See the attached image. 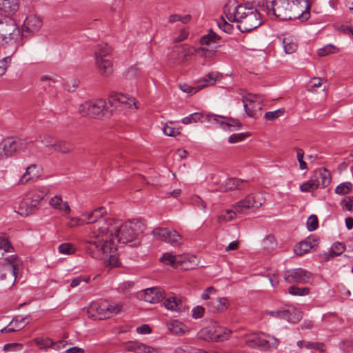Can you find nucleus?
<instances>
[{
  "mask_svg": "<svg viewBox=\"0 0 353 353\" xmlns=\"http://www.w3.org/2000/svg\"><path fill=\"white\" fill-rule=\"evenodd\" d=\"M104 214H105V210L103 207H100L93 210L92 220L86 221V224H95L90 228L89 232L85 236H88L94 230L99 233L98 228L101 222L103 223L107 222L109 220H113L112 219H103Z\"/></svg>",
  "mask_w": 353,
  "mask_h": 353,
  "instance_id": "aec40b11",
  "label": "nucleus"
},
{
  "mask_svg": "<svg viewBox=\"0 0 353 353\" xmlns=\"http://www.w3.org/2000/svg\"><path fill=\"white\" fill-rule=\"evenodd\" d=\"M132 348L135 353H157L153 347L141 343H134Z\"/></svg>",
  "mask_w": 353,
  "mask_h": 353,
  "instance_id": "ea45409f",
  "label": "nucleus"
},
{
  "mask_svg": "<svg viewBox=\"0 0 353 353\" xmlns=\"http://www.w3.org/2000/svg\"><path fill=\"white\" fill-rule=\"evenodd\" d=\"M73 150V147L72 144L65 142L63 141L57 140L54 149L52 150L53 152H59L61 153H68L70 152Z\"/></svg>",
  "mask_w": 353,
  "mask_h": 353,
  "instance_id": "79ce46f5",
  "label": "nucleus"
},
{
  "mask_svg": "<svg viewBox=\"0 0 353 353\" xmlns=\"http://www.w3.org/2000/svg\"><path fill=\"white\" fill-rule=\"evenodd\" d=\"M190 203L195 207H197L203 212H205L206 204L204 201L199 196L194 195L190 198Z\"/></svg>",
  "mask_w": 353,
  "mask_h": 353,
  "instance_id": "4d7b16f0",
  "label": "nucleus"
},
{
  "mask_svg": "<svg viewBox=\"0 0 353 353\" xmlns=\"http://www.w3.org/2000/svg\"><path fill=\"white\" fill-rule=\"evenodd\" d=\"M339 51L336 46H323L318 50V54L320 57H324L330 54H334Z\"/></svg>",
  "mask_w": 353,
  "mask_h": 353,
  "instance_id": "5fc2aeb1",
  "label": "nucleus"
},
{
  "mask_svg": "<svg viewBox=\"0 0 353 353\" xmlns=\"http://www.w3.org/2000/svg\"><path fill=\"white\" fill-rule=\"evenodd\" d=\"M11 62V57L8 56L0 60V76L3 75Z\"/></svg>",
  "mask_w": 353,
  "mask_h": 353,
  "instance_id": "338daca9",
  "label": "nucleus"
},
{
  "mask_svg": "<svg viewBox=\"0 0 353 353\" xmlns=\"http://www.w3.org/2000/svg\"><path fill=\"white\" fill-rule=\"evenodd\" d=\"M228 300L226 298H212L207 303V306L210 312H223L228 307Z\"/></svg>",
  "mask_w": 353,
  "mask_h": 353,
  "instance_id": "393cba45",
  "label": "nucleus"
},
{
  "mask_svg": "<svg viewBox=\"0 0 353 353\" xmlns=\"http://www.w3.org/2000/svg\"><path fill=\"white\" fill-rule=\"evenodd\" d=\"M312 245L309 241H303L297 243L294 248V252L296 255L301 256L310 251Z\"/></svg>",
  "mask_w": 353,
  "mask_h": 353,
  "instance_id": "e433bc0d",
  "label": "nucleus"
},
{
  "mask_svg": "<svg viewBox=\"0 0 353 353\" xmlns=\"http://www.w3.org/2000/svg\"><path fill=\"white\" fill-rule=\"evenodd\" d=\"M26 317L16 316L6 327L1 330L2 333L12 332L20 330L25 327L24 321Z\"/></svg>",
  "mask_w": 353,
  "mask_h": 353,
  "instance_id": "c756f323",
  "label": "nucleus"
},
{
  "mask_svg": "<svg viewBox=\"0 0 353 353\" xmlns=\"http://www.w3.org/2000/svg\"><path fill=\"white\" fill-rule=\"evenodd\" d=\"M106 305L107 318H110L112 316L116 315L122 311L123 305L121 302H108L104 301Z\"/></svg>",
  "mask_w": 353,
  "mask_h": 353,
  "instance_id": "c9c22d12",
  "label": "nucleus"
},
{
  "mask_svg": "<svg viewBox=\"0 0 353 353\" xmlns=\"http://www.w3.org/2000/svg\"><path fill=\"white\" fill-rule=\"evenodd\" d=\"M168 327L170 332L174 334H181L184 333L185 328V325L178 321L170 322L168 324Z\"/></svg>",
  "mask_w": 353,
  "mask_h": 353,
  "instance_id": "a19ab883",
  "label": "nucleus"
},
{
  "mask_svg": "<svg viewBox=\"0 0 353 353\" xmlns=\"http://www.w3.org/2000/svg\"><path fill=\"white\" fill-rule=\"evenodd\" d=\"M104 214H105V210L103 207H100L93 210L92 220L86 221V224H95L90 228L89 232L85 236H88L94 230L99 233L98 228L101 222L103 223L107 222L109 220H113L112 219H103Z\"/></svg>",
  "mask_w": 353,
  "mask_h": 353,
  "instance_id": "412c9836",
  "label": "nucleus"
},
{
  "mask_svg": "<svg viewBox=\"0 0 353 353\" xmlns=\"http://www.w3.org/2000/svg\"><path fill=\"white\" fill-rule=\"evenodd\" d=\"M83 241L86 252L92 258L104 261L106 266L115 268L119 265L117 250L111 234L101 236L94 230L84 236Z\"/></svg>",
  "mask_w": 353,
  "mask_h": 353,
  "instance_id": "f257e3e1",
  "label": "nucleus"
},
{
  "mask_svg": "<svg viewBox=\"0 0 353 353\" xmlns=\"http://www.w3.org/2000/svg\"><path fill=\"white\" fill-rule=\"evenodd\" d=\"M79 111L83 115L90 117L103 116L105 112L110 111L107 102L102 99L85 101L79 107Z\"/></svg>",
  "mask_w": 353,
  "mask_h": 353,
  "instance_id": "6e6552de",
  "label": "nucleus"
},
{
  "mask_svg": "<svg viewBox=\"0 0 353 353\" xmlns=\"http://www.w3.org/2000/svg\"><path fill=\"white\" fill-rule=\"evenodd\" d=\"M112 57V49L110 46H101L94 52V65L103 78H108L113 73Z\"/></svg>",
  "mask_w": 353,
  "mask_h": 353,
  "instance_id": "0eeeda50",
  "label": "nucleus"
},
{
  "mask_svg": "<svg viewBox=\"0 0 353 353\" xmlns=\"http://www.w3.org/2000/svg\"><path fill=\"white\" fill-rule=\"evenodd\" d=\"M212 46V48L210 49L206 47H201L197 46L196 48H194V51L195 52L196 56L202 57L205 60H207L213 57L216 52V48H214V46Z\"/></svg>",
  "mask_w": 353,
  "mask_h": 353,
  "instance_id": "f704fd0d",
  "label": "nucleus"
},
{
  "mask_svg": "<svg viewBox=\"0 0 353 353\" xmlns=\"http://www.w3.org/2000/svg\"><path fill=\"white\" fill-rule=\"evenodd\" d=\"M221 39V37L218 36L212 30H209L207 34L203 35L200 39V44H210V43H217Z\"/></svg>",
  "mask_w": 353,
  "mask_h": 353,
  "instance_id": "58836bf2",
  "label": "nucleus"
},
{
  "mask_svg": "<svg viewBox=\"0 0 353 353\" xmlns=\"http://www.w3.org/2000/svg\"><path fill=\"white\" fill-rule=\"evenodd\" d=\"M152 234L157 240L166 242L174 246L183 243L182 236L176 230L168 228H157L153 230Z\"/></svg>",
  "mask_w": 353,
  "mask_h": 353,
  "instance_id": "9d476101",
  "label": "nucleus"
},
{
  "mask_svg": "<svg viewBox=\"0 0 353 353\" xmlns=\"http://www.w3.org/2000/svg\"><path fill=\"white\" fill-rule=\"evenodd\" d=\"M288 292L292 296H304L309 294L310 289L307 287L299 288L292 285L289 288Z\"/></svg>",
  "mask_w": 353,
  "mask_h": 353,
  "instance_id": "8fccbe9b",
  "label": "nucleus"
},
{
  "mask_svg": "<svg viewBox=\"0 0 353 353\" xmlns=\"http://www.w3.org/2000/svg\"><path fill=\"white\" fill-rule=\"evenodd\" d=\"M316 181L319 183V187H325L330 182V178L329 174L325 170L323 172H319L316 174Z\"/></svg>",
  "mask_w": 353,
  "mask_h": 353,
  "instance_id": "49530a36",
  "label": "nucleus"
},
{
  "mask_svg": "<svg viewBox=\"0 0 353 353\" xmlns=\"http://www.w3.org/2000/svg\"><path fill=\"white\" fill-rule=\"evenodd\" d=\"M179 88L183 92L188 93L190 95H192L200 90L198 85L195 86H190L186 83H183L179 85Z\"/></svg>",
  "mask_w": 353,
  "mask_h": 353,
  "instance_id": "680f3d73",
  "label": "nucleus"
},
{
  "mask_svg": "<svg viewBox=\"0 0 353 353\" xmlns=\"http://www.w3.org/2000/svg\"><path fill=\"white\" fill-rule=\"evenodd\" d=\"M144 224L141 221L134 220L124 223L119 221L109 220L100 223L98 228V234L105 236L111 234V241L117 239L119 243L136 244L138 236L143 232Z\"/></svg>",
  "mask_w": 353,
  "mask_h": 353,
  "instance_id": "f03ea898",
  "label": "nucleus"
},
{
  "mask_svg": "<svg viewBox=\"0 0 353 353\" xmlns=\"http://www.w3.org/2000/svg\"><path fill=\"white\" fill-rule=\"evenodd\" d=\"M203 332L209 334L206 339L216 342L228 340L232 334L230 330L222 326H214L210 329H204Z\"/></svg>",
  "mask_w": 353,
  "mask_h": 353,
  "instance_id": "dca6fc26",
  "label": "nucleus"
},
{
  "mask_svg": "<svg viewBox=\"0 0 353 353\" xmlns=\"http://www.w3.org/2000/svg\"><path fill=\"white\" fill-rule=\"evenodd\" d=\"M21 264V261L16 254L6 256L0 261V282L3 285H14Z\"/></svg>",
  "mask_w": 353,
  "mask_h": 353,
  "instance_id": "423d86ee",
  "label": "nucleus"
},
{
  "mask_svg": "<svg viewBox=\"0 0 353 353\" xmlns=\"http://www.w3.org/2000/svg\"><path fill=\"white\" fill-rule=\"evenodd\" d=\"M116 99L118 101L119 103L125 104L130 108L134 106V109H137L135 99L133 97H128L123 94H118L116 96Z\"/></svg>",
  "mask_w": 353,
  "mask_h": 353,
  "instance_id": "37998d69",
  "label": "nucleus"
},
{
  "mask_svg": "<svg viewBox=\"0 0 353 353\" xmlns=\"http://www.w3.org/2000/svg\"><path fill=\"white\" fill-rule=\"evenodd\" d=\"M305 348L308 350L314 349L317 350L320 352H324L325 351V345L323 343H314L311 341L305 342Z\"/></svg>",
  "mask_w": 353,
  "mask_h": 353,
  "instance_id": "69168bd1",
  "label": "nucleus"
},
{
  "mask_svg": "<svg viewBox=\"0 0 353 353\" xmlns=\"http://www.w3.org/2000/svg\"><path fill=\"white\" fill-rule=\"evenodd\" d=\"M10 15L3 12H0V40L2 42H9L7 35H9V39L11 41L12 39V36L19 32V29L15 28L14 21L10 18Z\"/></svg>",
  "mask_w": 353,
  "mask_h": 353,
  "instance_id": "1a4fd4ad",
  "label": "nucleus"
},
{
  "mask_svg": "<svg viewBox=\"0 0 353 353\" xmlns=\"http://www.w3.org/2000/svg\"><path fill=\"white\" fill-rule=\"evenodd\" d=\"M41 174V168L39 165L33 164L28 167L25 173L19 179V184H24L31 180L37 179Z\"/></svg>",
  "mask_w": 353,
  "mask_h": 353,
  "instance_id": "a878e982",
  "label": "nucleus"
},
{
  "mask_svg": "<svg viewBox=\"0 0 353 353\" xmlns=\"http://www.w3.org/2000/svg\"><path fill=\"white\" fill-rule=\"evenodd\" d=\"M163 305L167 310L174 312H179L183 307L181 300L175 296L166 299Z\"/></svg>",
  "mask_w": 353,
  "mask_h": 353,
  "instance_id": "2f4dec72",
  "label": "nucleus"
},
{
  "mask_svg": "<svg viewBox=\"0 0 353 353\" xmlns=\"http://www.w3.org/2000/svg\"><path fill=\"white\" fill-rule=\"evenodd\" d=\"M49 205L53 209L58 210L63 216H67L71 211L68 203L63 201L59 194L52 197L49 201Z\"/></svg>",
  "mask_w": 353,
  "mask_h": 353,
  "instance_id": "4be33fe9",
  "label": "nucleus"
},
{
  "mask_svg": "<svg viewBox=\"0 0 353 353\" xmlns=\"http://www.w3.org/2000/svg\"><path fill=\"white\" fill-rule=\"evenodd\" d=\"M226 17L230 22H236L242 32H250L261 24V14L253 7L239 5L233 12L226 14Z\"/></svg>",
  "mask_w": 353,
  "mask_h": 353,
  "instance_id": "7ed1b4c3",
  "label": "nucleus"
},
{
  "mask_svg": "<svg viewBox=\"0 0 353 353\" xmlns=\"http://www.w3.org/2000/svg\"><path fill=\"white\" fill-rule=\"evenodd\" d=\"M279 341L274 336L261 332L259 349L261 350H269L278 347Z\"/></svg>",
  "mask_w": 353,
  "mask_h": 353,
  "instance_id": "b1692460",
  "label": "nucleus"
},
{
  "mask_svg": "<svg viewBox=\"0 0 353 353\" xmlns=\"http://www.w3.org/2000/svg\"><path fill=\"white\" fill-rule=\"evenodd\" d=\"M42 26L41 20L34 15L26 18L22 27V35L28 37L39 30Z\"/></svg>",
  "mask_w": 353,
  "mask_h": 353,
  "instance_id": "f3484780",
  "label": "nucleus"
},
{
  "mask_svg": "<svg viewBox=\"0 0 353 353\" xmlns=\"http://www.w3.org/2000/svg\"><path fill=\"white\" fill-rule=\"evenodd\" d=\"M222 118L221 115L214 114H205L203 112H194L192 114H189L188 116L184 117L181 122L184 125H189L192 123H195L197 122L200 123H212L213 121L219 122V119Z\"/></svg>",
  "mask_w": 353,
  "mask_h": 353,
  "instance_id": "2eb2a0df",
  "label": "nucleus"
},
{
  "mask_svg": "<svg viewBox=\"0 0 353 353\" xmlns=\"http://www.w3.org/2000/svg\"><path fill=\"white\" fill-rule=\"evenodd\" d=\"M107 308L104 301L99 303H92L87 310L88 316L90 318L99 320L108 319Z\"/></svg>",
  "mask_w": 353,
  "mask_h": 353,
  "instance_id": "6ab92c4d",
  "label": "nucleus"
},
{
  "mask_svg": "<svg viewBox=\"0 0 353 353\" xmlns=\"http://www.w3.org/2000/svg\"><path fill=\"white\" fill-rule=\"evenodd\" d=\"M36 343L41 349H46L52 347L54 344L52 340L50 338L37 339Z\"/></svg>",
  "mask_w": 353,
  "mask_h": 353,
  "instance_id": "13d9d810",
  "label": "nucleus"
},
{
  "mask_svg": "<svg viewBox=\"0 0 353 353\" xmlns=\"http://www.w3.org/2000/svg\"><path fill=\"white\" fill-rule=\"evenodd\" d=\"M263 202L264 199L261 194H251L234 204L233 208L237 213L245 214L250 209L260 208Z\"/></svg>",
  "mask_w": 353,
  "mask_h": 353,
  "instance_id": "9b49d317",
  "label": "nucleus"
},
{
  "mask_svg": "<svg viewBox=\"0 0 353 353\" xmlns=\"http://www.w3.org/2000/svg\"><path fill=\"white\" fill-rule=\"evenodd\" d=\"M165 292L160 288H150L143 291L141 299L148 303H155L164 299Z\"/></svg>",
  "mask_w": 353,
  "mask_h": 353,
  "instance_id": "a211bd4d",
  "label": "nucleus"
},
{
  "mask_svg": "<svg viewBox=\"0 0 353 353\" xmlns=\"http://www.w3.org/2000/svg\"><path fill=\"white\" fill-rule=\"evenodd\" d=\"M236 211L232 210H223L220 215L218 216V221L219 223L228 222L234 219L236 214Z\"/></svg>",
  "mask_w": 353,
  "mask_h": 353,
  "instance_id": "c03bdc74",
  "label": "nucleus"
},
{
  "mask_svg": "<svg viewBox=\"0 0 353 353\" xmlns=\"http://www.w3.org/2000/svg\"><path fill=\"white\" fill-rule=\"evenodd\" d=\"M272 3L273 13L280 20L299 19L301 21H306L310 17V6H306L305 2L299 7L283 0H272Z\"/></svg>",
  "mask_w": 353,
  "mask_h": 353,
  "instance_id": "20e7f679",
  "label": "nucleus"
},
{
  "mask_svg": "<svg viewBox=\"0 0 353 353\" xmlns=\"http://www.w3.org/2000/svg\"><path fill=\"white\" fill-rule=\"evenodd\" d=\"M262 246L267 252L272 251L276 246L274 237L272 235L267 236L262 241Z\"/></svg>",
  "mask_w": 353,
  "mask_h": 353,
  "instance_id": "a18cd8bd",
  "label": "nucleus"
},
{
  "mask_svg": "<svg viewBox=\"0 0 353 353\" xmlns=\"http://www.w3.org/2000/svg\"><path fill=\"white\" fill-rule=\"evenodd\" d=\"M49 192L47 186H37L32 189L20 202L17 212L23 216L34 213L40 208L41 201Z\"/></svg>",
  "mask_w": 353,
  "mask_h": 353,
  "instance_id": "39448f33",
  "label": "nucleus"
},
{
  "mask_svg": "<svg viewBox=\"0 0 353 353\" xmlns=\"http://www.w3.org/2000/svg\"><path fill=\"white\" fill-rule=\"evenodd\" d=\"M18 8V0H0V10L5 13L12 14Z\"/></svg>",
  "mask_w": 353,
  "mask_h": 353,
  "instance_id": "7c9ffc66",
  "label": "nucleus"
},
{
  "mask_svg": "<svg viewBox=\"0 0 353 353\" xmlns=\"http://www.w3.org/2000/svg\"><path fill=\"white\" fill-rule=\"evenodd\" d=\"M284 112H285V109L284 108H279V109L276 110L274 111L267 112L265 114V115H264V118L267 121H274L276 119H277V118L281 117L282 115H283Z\"/></svg>",
  "mask_w": 353,
  "mask_h": 353,
  "instance_id": "864d4df0",
  "label": "nucleus"
},
{
  "mask_svg": "<svg viewBox=\"0 0 353 353\" xmlns=\"http://www.w3.org/2000/svg\"><path fill=\"white\" fill-rule=\"evenodd\" d=\"M17 143L12 138H8L0 143V159L11 157L17 150Z\"/></svg>",
  "mask_w": 353,
  "mask_h": 353,
  "instance_id": "5701e85b",
  "label": "nucleus"
},
{
  "mask_svg": "<svg viewBox=\"0 0 353 353\" xmlns=\"http://www.w3.org/2000/svg\"><path fill=\"white\" fill-rule=\"evenodd\" d=\"M340 205L343 210L353 212V196L344 198Z\"/></svg>",
  "mask_w": 353,
  "mask_h": 353,
  "instance_id": "052dcab7",
  "label": "nucleus"
},
{
  "mask_svg": "<svg viewBox=\"0 0 353 353\" xmlns=\"http://www.w3.org/2000/svg\"><path fill=\"white\" fill-rule=\"evenodd\" d=\"M352 186V183L350 182L342 183L337 185L335 192L340 195L347 194L350 192Z\"/></svg>",
  "mask_w": 353,
  "mask_h": 353,
  "instance_id": "6e6d98bb",
  "label": "nucleus"
},
{
  "mask_svg": "<svg viewBox=\"0 0 353 353\" xmlns=\"http://www.w3.org/2000/svg\"><path fill=\"white\" fill-rule=\"evenodd\" d=\"M221 117L222 118L219 119V122L213 121L212 123L219 124V125L225 130L232 131L241 128V124L239 121L223 116Z\"/></svg>",
  "mask_w": 353,
  "mask_h": 353,
  "instance_id": "cd10ccee",
  "label": "nucleus"
},
{
  "mask_svg": "<svg viewBox=\"0 0 353 353\" xmlns=\"http://www.w3.org/2000/svg\"><path fill=\"white\" fill-rule=\"evenodd\" d=\"M261 332H252L245 334L242 336L244 339L245 345L250 348H259Z\"/></svg>",
  "mask_w": 353,
  "mask_h": 353,
  "instance_id": "72a5a7b5",
  "label": "nucleus"
},
{
  "mask_svg": "<svg viewBox=\"0 0 353 353\" xmlns=\"http://www.w3.org/2000/svg\"><path fill=\"white\" fill-rule=\"evenodd\" d=\"M302 312L299 309L290 306L285 309L283 319L291 323H297L302 319Z\"/></svg>",
  "mask_w": 353,
  "mask_h": 353,
  "instance_id": "c85d7f7f",
  "label": "nucleus"
},
{
  "mask_svg": "<svg viewBox=\"0 0 353 353\" xmlns=\"http://www.w3.org/2000/svg\"><path fill=\"white\" fill-rule=\"evenodd\" d=\"M318 227V219L315 215H311L307 221V228L309 231H314Z\"/></svg>",
  "mask_w": 353,
  "mask_h": 353,
  "instance_id": "e2e57ef3",
  "label": "nucleus"
},
{
  "mask_svg": "<svg viewBox=\"0 0 353 353\" xmlns=\"http://www.w3.org/2000/svg\"><path fill=\"white\" fill-rule=\"evenodd\" d=\"M141 71L138 68V66L133 65V66L130 67L129 68H128L125 70L124 75L126 79H135V78H137L138 77H139L141 75Z\"/></svg>",
  "mask_w": 353,
  "mask_h": 353,
  "instance_id": "3c124183",
  "label": "nucleus"
},
{
  "mask_svg": "<svg viewBox=\"0 0 353 353\" xmlns=\"http://www.w3.org/2000/svg\"><path fill=\"white\" fill-rule=\"evenodd\" d=\"M59 252L62 254H72L75 252V246L70 243H63L58 248Z\"/></svg>",
  "mask_w": 353,
  "mask_h": 353,
  "instance_id": "603ef678",
  "label": "nucleus"
},
{
  "mask_svg": "<svg viewBox=\"0 0 353 353\" xmlns=\"http://www.w3.org/2000/svg\"><path fill=\"white\" fill-rule=\"evenodd\" d=\"M318 188H319V183L316 182L315 179H311L308 181L301 185L300 190L301 192H307L313 191Z\"/></svg>",
  "mask_w": 353,
  "mask_h": 353,
  "instance_id": "de8ad7c7",
  "label": "nucleus"
},
{
  "mask_svg": "<svg viewBox=\"0 0 353 353\" xmlns=\"http://www.w3.org/2000/svg\"><path fill=\"white\" fill-rule=\"evenodd\" d=\"M263 99L257 94H248L243 97V103L245 112L251 117L261 115Z\"/></svg>",
  "mask_w": 353,
  "mask_h": 353,
  "instance_id": "ddd939ff",
  "label": "nucleus"
},
{
  "mask_svg": "<svg viewBox=\"0 0 353 353\" xmlns=\"http://www.w3.org/2000/svg\"><path fill=\"white\" fill-rule=\"evenodd\" d=\"M323 85V79L321 78L315 77L313 78L310 81V85L308 88L309 91L312 92H317L318 89L321 88Z\"/></svg>",
  "mask_w": 353,
  "mask_h": 353,
  "instance_id": "bf43d9fd",
  "label": "nucleus"
},
{
  "mask_svg": "<svg viewBox=\"0 0 353 353\" xmlns=\"http://www.w3.org/2000/svg\"><path fill=\"white\" fill-rule=\"evenodd\" d=\"M248 185V182L246 181H243L239 179H228L225 182V190H243L247 188Z\"/></svg>",
  "mask_w": 353,
  "mask_h": 353,
  "instance_id": "473e14b6",
  "label": "nucleus"
},
{
  "mask_svg": "<svg viewBox=\"0 0 353 353\" xmlns=\"http://www.w3.org/2000/svg\"><path fill=\"white\" fill-rule=\"evenodd\" d=\"M296 158H297V160L299 163L300 169L301 170H306L307 168L306 163L303 161V157H304L303 150L301 148H296Z\"/></svg>",
  "mask_w": 353,
  "mask_h": 353,
  "instance_id": "0e129e2a",
  "label": "nucleus"
},
{
  "mask_svg": "<svg viewBox=\"0 0 353 353\" xmlns=\"http://www.w3.org/2000/svg\"><path fill=\"white\" fill-rule=\"evenodd\" d=\"M284 279L290 283H308L312 280V274L303 268H295L288 270Z\"/></svg>",
  "mask_w": 353,
  "mask_h": 353,
  "instance_id": "4468645a",
  "label": "nucleus"
},
{
  "mask_svg": "<svg viewBox=\"0 0 353 353\" xmlns=\"http://www.w3.org/2000/svg\"><path fill=\"white\" fill-rule=\"evenodd\" d=\"M14 248L6 236H0V261L4 257V253L11 252Z\"/></svg>",
  "mask_w": 353,
  "mask_h": 353,
  "instance_id": "4c0bfd02",
  "label": "nucleus"
},
{
  "mask_svg": "<svg viewBox=\"0 0 353 353\" xmlns=\"http://www.w3.org/2000/svg\"><path fill=\"white\" fill-rule=\"evenodd\" d=\"M57 141V139H54L48 134H45L41 137V142L52 152Z\"/></svg>",
  "mask_w": 353,
  "mask_h": 353,
  "instance_id": "09e8293b",
  "label": "nucleus"
},
{
  "mask_svg": "<svg viewBox=\"0 0 353 353\" xmlns=\"http://www.w3.org/2000/svg\"><path fill=\"white\" fill-rule=\"evenodd\" d=\"M222 78V75L218 72H209L205 77L201 79L198 81V86L199 90L211 86L215 84L217 81Z\"/></svg>",
  "mask_w": 353,
  "mask_h": 353,
  "instance_id": "bb28decb",
  "label": "nucleus"
},
{
  "mask_svg": "<svg viewBox=\"0 0 353 353\" xmlns=\"http://www.w3.org/2000/svg\"><path fill=\"white\" fill-rule=\"evenodd\" d=\"M279 41H281L283 44L296 43V39L289 34H283L281 37H279Z\"/></svg>",
  "mask_w": 353,
  "mask_h": 353,
  "instance_id": "774afa93",
  "label": "nucleus"
},
{
  "mask_svg": "<svg viewBox=\"0 0 353 353\" xmlns=\"http://www.w3.org/2000/svg\"><path fill=\"white\" fill-rule=\"evenodd\" d=\"M162 262L166 265L176 267L178 264H183V268L192 269L197 264V259L195 256H176L172 253H165L161 258Z\"/></svg>",
  "mask_w": 353,
  "mask_h": 353,
  "instance_id": "f8f14e48",
  "label": "nucleus"
}]
</instances>
